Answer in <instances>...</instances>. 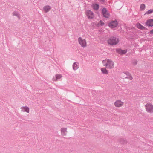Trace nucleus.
Returning a JSON list of instances; mask_svg holds the SVG:
<instances>
[{
	"label": "nucleus",
	"instance_id": "nucleus-13",
	"mask_svg": "<svg viewBox=\"0 0 153 153\" xmlns=\"http://www.w3.org/2000/svg\"><path fill=\"white\" fill-rule=\"evenodd\" d=\"M72 67L74 70H76L79 68V63L77 62H74L73 64Z\"/></svg>",
	"mask_w": 153,
	"mask_h": 153
},
{
	"label": "nucleus",
	"instance_id": "nucleus-3",
	"mask_svg": "<svg viewBox=\"0 0 153 153\" xmlns=\"http://www.w3.org/2000/svg\"><path fill=\"white\" fill-rule=\"evenodd\" d=\"M146 111L148 113H153V105L151 103H147L145 106Z\"/></svg>",
	"mask_w": 153,
	"mask_h": 153
},
{
	"label": "nucleus",
	"instance_id": "nucleus-25",
	"mask_svg": "<svg viewBox=\"0 0 153 153\" xmlns=\"http://www.w3.org/2000/svg\"><path fill=\"white\" fill-rule=\"evenodd\" d=\"M123 140H124V142H122V143L124 144L125 143H127V141L126 140L123 139Z\"/></svg>",
	"mask_w": 153,
	"mask_h": 153
},
{
	"label": "nucleus",
	"instance_id": "nucleus-6",
	"mask_svg": "<svg viewBox=\"0 0 153 153\" xmlns=\"http://www.w3.org/2000/svg\"><path fill=\"white\" fill-rule=\"evenodd\" d=\"M102 13L104 17L108 18L110 17V15L109 13L106 9L105 8L102 9Z\"/></svg>",
	"mask_w": 153,
	"mask_h": 153
},
{
	"label": "nucleus",
	"instance_id": "nucleus-24",
	"mask_svg": "<svg viewBox=\"0 0 153 153\" xmlns=\"http://www.w3.org/2000/svg\"><path fill=\"white\" fill-rule=\"evenodd\" d=\"M132 63L134 65H136L137 63V61L136 60H134L133 61Z\"/></svg>",
	"mask_w": 153,
	"mask_h": 153
},
{
	"label": "nucleus",
	"instance_id": "nucleus-22",
	"mask_svg": "<svg viewBox=\"0 0 153 153\" xmlns=\"http://www.w3.org/2000/svg\"><path fill=\"white\" fill-rule=\"evenodd\" d=\"M145 8V5L144 4H142L140 5V9L141 10H143Z\"/></svg>",
	"mask_w": 153,
	"mask_h": 153
},
{
	"label": "nucleus",
	"instance_id": "nucleus-18",
	"mask_svg": "<svg viewBox=\"0 0 153 153\" xmlns=\"http://www.w3.org/2000/svg\"><path fill=\"white\" fill-rule=\"evenodd\" d=\"M137 28L141 30H144L145 28L144 27L142 26V25L140 23L137 24Z\"/></svg>",
	"mask_w": 153,
	"mask_h": 153
},
{
	"label": "nucleus",
	"instance_id": "nucleus-16",
	"mask_svg": "<svg viewBox=\"0 0 153 153\" xmlns=\"http://www.w3.org/2000/svg\"><path fill=\"white\" fill-rule=\"evenodd\" d=\"M126 50H122L121 49H119L117 50V52L120 54H124L127 52Z\"/></svg>",
	"mask_w": 153,
	"mask_h": 153
},
{
	"label": "nucleus",
	"instance_id": "nucleus-7",
	"mask_svg": "<svg viewBox=\"0 0 153 153\" xmlns=\"http://www.w3.org/2000/svg\"><path fill=\"white\" fill-rule=\"evenodd\" d=\"M85 13L88 19H93L94 16V13L90 10H87Z\"/></svg>",
	"mask_w": 153,
	"mask_h": 153
},
{
	"label": "nucleus",
	"instance_id": "nucleus-10",
	"mask_svg": "<svg viewBox=\"0 0 153 153\" xmlns=\"http://www.w3.org/2000/svg\"><path fill=\"white\" fill-rule=\"evenodd\" d=\"M21 111L23 112H26L27 113H29L30 111L29 108L27 106H22L20 108Z\"/></svg>",
	"mask_w": 153,
	"mask_h": 153
},
{
	"label": "nucleus",
	"instance_id": "nucleus-19",
	"mask_svg": "<svg viewBox=\"0 0 153 153\" xmlns=\"http://www.w3.org/2000/svg\"><path fill=\"white\" fill-rule=\"evenodd\" d=\"M12 15L13 16H16L18 18L19 17L18 12L16 11H15L13 12Z\"/></svg>",
	"mask_w": 153,
	"mask_h": 153
},
{
	"label": "nucleus",
	"instance_id": "nucleus-26",
	"mask_svg": "<svg viewBox=\"0 0 153 153\" xmlns=\"http://www.w3.org/2000/svg\"><path fill=\"white\" fill-rule=\"evenodd\" d=\"M150 33L151 34H153V29L151 30L150 31Z\"/></svg>",
	"mask_w": 153,
	"mask_h": 153
},
{
	"label": "nucleus",
	"instance_id": "nucleus-4",
	"mask_svg": "<svg viewBox=\"0 0 153 153\" xmlns=\"http://www.w3.org/2000/svg\"><path fill=\"white\" fill-rule=\"evenodd\" d=\"M78 41L79 44L82 47H85L87 46V42L85 39H83L81 37H79L78 39Z\"/></svg>",
	"mask_w": 153,
	"mask_h": 153
},
{
	"label": "nucleus",
	"instance_id": "nucleus-11",
	"mask_svg": "<svg viewBox=\"0 0 153 153\" xmlns=\"http://www.w3.org/2000/svg\"><path fill=\"white\" fill-rule=\"evenodd\" d=\"M146 25L150 27H152L153 26V19H149L146 22Z\"/></svg>",
	"mask_w": 153,
	"mask_h": 153
},
{
	"label": "nucleus",
	"instance_id": "nucleus-27",
	"mask_svg": "<svg viewBox=\"0 0 153 153\" xmlns=\"http://www.w3.org/2000/svg\"><path fill=\"white\" fill-rule=\"evenodd\" d=\"M100 1L102 2H103L105 1V0H100Z\"/></svg>",
	"mask_w": 153,
	"mask_h": 153
},
{
	"label": "nucleus",
	"instance_id": "nucleus-8",
	"mask_svg": "<svg viewBox=\"0 0 153 153\" xmlns=\"http://www.w3.org/2000/svg\"><path fill=\"white\" fill-rule=\"evenodd\" d=\"M61 134L63 136H66L68 133L67 128L62 127L60 129Z\"/></svg>",
	"mask_w": 153,
	"mask_h": 153
},
{
	"label": "nucleus",
	"instance_id": "nucleus-1",
	"mask_svg": "<svg viewBox=\"0 0 153 153\" xmlns=\"http://www.w3.org/2000/svg\"><path fill=\"white\" fill-rule=\"evenodd\" d=\"M104 66H105L107 68L112 69L114 68V62L109 59H106L102 61Z\"/></svg>",
	"mask_w": 153,
	"mask_h": 153
},
{
	"label": "nucleus",
	"instance_id": "nucleus-5",
	"mask_svg": "<svg viewBox=\"0 0 153 153\" xmlns=\"http://www.w3.org/2000/svg\"><path fill=\"white\" fill-rule=\"evenodd\" d=\"M123 104L124 102L120 100H117L114 103L115 106L117 108L122 107Z\"/></svg>",
	"mask_w": 153,
	"mask_h": 153
},
{
	"label": "nucleus",
	"instance_id": "nucleus-17",
	"mask_svg": "<svg viewBox=\"0 0 153 153\" xmlns=\"http://www.w3.org/2000/svg\"><path fill=\"white\" fill-rule=\"evenodd\" d=\"M101 71L102 73L104 74H108V71L105 68H102Z\"/></svg>",
	"mask_w": 153,
	"mask_h": 153
},
{
	"label": "nucleus",
	"instance_id": "nucleus-14",
	"mask_svg": "<svg viewBox=\"0 0 153 153\" xmlns=\"http://www.w3.org/2000/svg\"><path fill=\"white\" fill-rule=\"evenodd\" d=\"M55 77H53L52 79L53 81H57L59 79L61 78L62 76L60 74H56L55 75Z\"/></svg>",
	"mask_w": 153,
	"mask_h": 153
},
{
	"label": "nucleus",
	"instance_id": "nucleus-2",
	"mask_svg": "<svg viewBox=\"0 0 153 153\" xmlns=\"http://www.w3.org/2000/svg\"><path fill=\"white\" fill-rule=\"evenodd\" d=\"M108 43L111 45H115L117 44L119 42L118 38L112 36L110 37L108 40Z\"/></svg>",
	"mask_w": 153,
	"mask_h": 153
},
{
	"label": "nucleus",
	"instance_id": "nucleus-15",
	"mask_svg": "<svg viewBox=\"0 0 153 153\" xmlns=\"http://www.w3.org/2000/svg\"><path fill=\"white\" fill-rule=\"evenodd\" d=\"M92 7L95 10H97L99 8V5L97 4H94L91 5Z\"/></svg>",
	"mask_w": 153,
	"mask_h": 153
},
{
	"label": "nucleus",
	"instance_id": "nucleus-20",
	"mask_svg": "<svg viewBox=\"0 0 153 153\" xmlns=\"http://www.w3.org/2000/svg\"><path fill=\"white\" fill-rule=\"evenodd\" d=\"M104 25V23L102 20H100L98 24V25L99 26H102Z\"/></svg>",
	"mask_w": 153,
	"mask_h": 153
},
{
	"label": "nucleus",
	"instance_id": "nucleus-9",
	"mask_svg": "<svg viewBox=\"0 0 153 153\" xmlns=\"http://www.w3.org/2000/svg\"><path fill=\"white\" fill-rule=\"evenodd\" d=\"M118 25V22L116 20L113 21L109 23L108 25L111 28L116 27Z\"/></svg>",
	"mask_w": 153,
	"mask_h": 153
},
{
	"label": "nucleus",
	"instance_id": "nucleus-23",
	"mask_svg": "<svg viewBox=\"0 0 153 153\" xmlns=\"http://www.w3.org/2000/svg\"><path fill=\"white\" fill-rule=\"evenodd\" d=\"M126 78H127L130 80H131L133 79V77L131 76H129L126 77Z\"/></svg>",
	"mask_w": 153,
	"mask_h": 153
},
{
	"label": "nucleus",
	"instance_id": "nucleus-12",
	"mask_svg": "<svg viewBox=\"0 0 153 153\" xmlns=\"http://www.w3.org/2000/svg\"><path fill=\"white\" fill-rule=\"evenodd\" d=\"M51 9V7L49 5H46L43 7V10L45 13H47Z\"/></svg>",
	"mask_w": 153,
	"mask_h": 153
},
{
	"label": "nucleus",
	"instance_id": "nucleus-21",
	"mask_svg": "<svg viewBox=\"0 0 153 153\" xmlns=\"http://www.w3.org/2000/svg\"><path fill=\"white\" fill-rule=\"evenodd\" d=\"M153 12V10L150 9L146 12L144 15L149 14Z\"/></svg>",
	"mask_w": 153,
	"mask_h": 153
}]
</instances>
